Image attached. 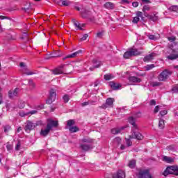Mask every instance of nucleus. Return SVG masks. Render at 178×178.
Masks as SVG:
<instances>
[{"label": "nucleus", "instance_id": "1", "mask_svg": "<svg viewBox=\"0 0 178 178\" xmlns=\"http://www.w3.org/2000/svg\"><path fill=\"white\" fill-rule=\"evenodd\" d=\"M58 121L52 119H48L46 128L42 129L40 131V136H42V137H47V136L49 134V131L52 130L53 127H58Z\"/></svg>", "mask_w": 178, "mask_h": 178}, {"label": "nucleus", "instance_id": "2", "mask_svg": "<svg viewBox=\"0 0 178 178\" xmlns=\"http://www.w3.org/2000/svg\"><path fill=\"white\" fill-rule=\"evenodd\" d=\"M40 124H42V122L38 121L36 123H34L31 121H26L25 123L24 130L26 131V133H30L31 130H34L35 128L37 127V126H40Z\"/></svg>", "mask_w": 178, "mask_h": 178}, {"label": "nucleus", "instance_id": "3", "mask_svg": "<svg viewBox=\"0 0 178 178\" xmlns=\"http://www.w3.org/2000/svg\"><path fill=\"white\" fill-rule=\"evenodd\" d=\"M163 175L164 176H168V175H175V176H178V167L176 165L167 167Z\"/></svg>", "mask_w": 178, "mask_h": 178}, {"label": "nucleus", "instance_id": "4", "mask_svg": "<svg viewBox=\"0 0 178 178\" xmlns=\"http://www.w3.org/2000/svg\"><path fill=\"white\" fill-rule=\"evenodd\" d=\"M172 71L169 70H164L158 76L159 81H166L169 76H172Z\"/></svg>", "mask_w": 178, "mask_h": 178}, {"label": "nucleus", "instance_id": "5", "mask_svg": "<svg viewBox=\"0 0 178 178\" xmlns=\"http://www.w3.org/2000/svg\"><path fill=\"white\" fill-rule=\"evenodd\" d=\"M137 55H140L138 50H137V49H131L129 51H126L123 56L124 59H129V58H131V56H136Z\"/></svg>", "mask_w": 178, "mask_h": 178}, {"label": "nucleus", "instance_id": "6", "mask_svg": "<svg viewBox=\"0 0 178 178\" xmlns=\"http://www.w3.org/2000/svg\"><path fill=\"white\" fill-rule=\"evenodd\" d=\"M139 178H152L149 170H140L138 174Z\"/></svg>", "mask_w": 178, "mask_h": 178}, {"label": "nucleus", "instance_id": "7", "mask_svg": "<svg viewBox=\"0 0 178 178\" xmlns=\"http://www.w3.org/2000/svg\"><path fill=\"white\" fill-rule=\"evenodd\" d=\"M113 102H115V99L109 97L106 100V104L101 106V108L102 109H106V108H113Z\"/></svg>", "mask_w": 178, "mask_h": 178}, {"label": "nucleus", "instance_id": "8", "mask_svg": "<svg viewBox=\"0 0 178 178\" xmlns=\"http://www.w3.org/2000/svg\"><path fill=\"white\" fill-rule=\"evenodd\" d=\"M55 99H56V92H55V90L51 89L49 99L46 101V103L51 105Z\"/></svg>", "mask_w": 178, "mask_h": 178}, {"label": "nucleus", "instance_id": "9", "mask_svg": "<svg viewBox=\"0 0 178 178\" xmlns=\"http://www.w3.org/2000/svg\"><path fill=\"white\" fill-rule=\"evenodd\" d=\"M81 15L83 19H88L90 22H94L95 20V18H94V17H90V15H91V13H90V11L88 10H83L81 13Z\"/></svg>", "mask_w": 178, "mask_h": 178}, {"label": "nucleus", "instance_id": "10", "mask_svg": "<svg viewBox=\"0 0 178 178\" xmlns=\"http://www.w3.org/2000/svg\"><path fill=\"white\" fill-rule=\"evenodd\" d=\"M63 69H65V65H61L58 66V67L52 70L53 74H63V73H65Z\"/></svg>", "mask_w": 178, "mask_h": 178}, {"label": "nucleus", "instance_id": "11", "mask_svg": "<svg viewBox=\"0 0 178 178\" xmlns=\"http://www.w3.org/2000/svg\"><path fill=\"white\" fill-rule=\"evenodd\" d=\"M19 90H20L19 88H16L15 89H14L13 90L8 91L9 98L12 99V98H15V97H17V95H19Z\"/></svg>", "mask_w": 178, "mask_h": 178}, {"label": "nucleus", "instance_id": "12", "mask_svg": "<svg viewBox=\"0 0 178 178\" xmlns=\"http://www.w3.org/2000/svg\"><path fill=\"white\" fill-rule=\"evenodd\" d=\"M136 130H133V134L132 135L130 136V138H136V140H143V138H144V136H143V135H141V134H140V132H137L136 131Z\"/></svg>", "mask_w": 178, "mask_h": 178}, {"label": "nucleus", "instance_id": "13", "mask_svg": "<svg viewBox=\"0 0 178 178\" xmlns=\"http://www.w3.org/2000/svg\"><path fill=\"white\" fill-rule=\"evenodd\" d=\"M19 66L22 68V70H24L23 71L24 74H27V76H31L34 74L33 72L27 71V67L26 66L24 63H20Z\"/></svg>", "mask_w": 178, "mask_h": 178}, {"label": "nucleus", "instance_id": "14", "mask_svg": "<svg viewBox=\"0 0 178 178\" xmlns=\"http://www.w3.org/2000/svg\"><path fill=\"white\" fill-rule=\"evenodd\" d=\"M125 177H126V173H124V171L122 170H119L117 172V173L113 175V178H125Z\"/></svg>", "mask_w": 178, "mask_h": 178}, {"label": "nucleus", "instance_id": "15", "mask_svg": "<svg viewBox=\"0 0 178 178\" xmlns=\"http://www.w3.org/2000/svg\"><path fill=\"white\" fill-rule=\"evenodd\" d=\"M155 56H156V54L152 53V54L145 56L143 58V60L145 62H151V60H152V59H154V58H155Z\"/></svg>", "mask_w": 178, "mask_h": 178}, {"label": "nucleus", "instance_id": "16", "mask_svg": "<svg viewBox=\"0 0 178 178\" xmlns=\"http://www.w3.org/2000/svg\"><path fill=\"white\" fill-rule=\"evenodd\" d=\"M129 122L130 124L133 126L132 130H138V127H137V124H136V119L134 117H130L129 118Z\"/></svg>", "mask_w": 178, "mask_h": 178}, {"label": "nucleus", "instance_id": "17", "mask_svg": "<svg viewBox=\"0 0 178 178\" xmlns=\"http://www.w3.org/2000/svg\"><path fill=\"white\" fill-rule=\"evenodd\" d=\"M80 147L81 149H83V151H89V149H92V145L91 144L83 143L81 144Z\"/></svg>", "mask_w": 178, "mask_h": 178}, {"label": "nucleus", "instance_id": "18", "mask_svg": "<svg viewBox=\"0 0 178 178\" xmlns=\"http://www.w3.org/2000/svg\"><path fill=\"white\" fill-rule=\"evenodd\" d=\"M128 80L130 83H141V79L137 76H129Z\"/></svg>", "mask_w": 178, "mask_h": 178}, {"label": "nucleus", "instance_id": "19", "mask_svg": "<svg viewBox=\"0 0 178 178\" xmlns=\"http://www.w3.org/2000/svg\"><path fill=\"white\" fill-rule=\"evenodd\" d=\"M109 86L111 87L113 90H119L122 86L120 83H116L115 82H110Z\"/></svg>", "mask_w": 178, "mask_h": 178}, {"label": "nucleus", "instance_id": "20", "mask_svg": "<svg viewBox=\"0 0 178 178\" xmlns=\"http://www.w3.org/2000/svg\"><path fill=\"white\" fill-rule=\"evenodd\" d=\"M93 63L95 65H94L92 67H90V70L91 71L94 70V69H98V67H99V66L102 65V63H101V61H97V60H93Z\"/></svg>", "mask_w": 178, "mask_h": 178}, {"label": "nucleus", "instance_id": "21", "mask_svg": "<svg viewBox=\"0 0 178 178\" xmlns=\"http://www.w3.org/2000/svg\"><path fill=\"white\" fill-rule=\"evenodd\" d=\"M82 51L81 50H79L74 53H72L68 56H67L64 59H67V58H76V56H77V55H79V54H81Z\"/></svg>", "mask_w": 178, "mask_h": 178}, {"label": "nucleus", "instance_id": "22", "mask_svg": "<svg viewBox=\"0 0 178 178\" xmlns=\"http://www.w3.org/2000/svg\"><path fill=\"white\" fill-rule=\"evenodd\" d=\"M81 141L83 143H85V144H92L94 143V140L90 138H83Z\"/></svg>", "mask_w": 178, "mask_h": 178}, {"label": "nucleus", "instance_id": "23", "mask_svg": "<svg viewBox=\"0 0 178 178\" xmlns=\"http://www.w3.org/2000/svg\"><path fill=\"white\" fill-rule=\"evenodd\" d=\"M124 127H121V128H114L111 129V133L112 134H119L122 130H123Z\"/></svg>", "mask_w": 178, "mask_h": 178}, {"label": "nucleus", "instance_id": "24", "mask_svg": "<svg viewBox=\"0 0 178 178\" xmlns=\"http://www.w3.org/2000/svg\"><path fill=\"white\" fill-rule=\"evenodd\" d=\"M128 166L131 169H134V168H136V160L134 159L130 160L128 163Z\"/></svg>", "mask_w": 178, "mask_h": 178}, {"label": "nucleus", "instance_id": "25", "mask_svg": "<svg viewBox=\"0 0 178 178\" xmlns=\"http://www.w3.org/2000/svg\"><path fill=\"white\" fill-rule=\"evenodd\" d=\"M104 8H106V9H113V8H115V4L111 2H106L104 4Z\"/></svg>", "mask_w": 178, "mask_h": 178}, {"label": "nucleus", "instance_id": "26", "mask_svg": "<svg viewBox=\"0 0 178 178\" xmlns=\"http://www.w3.org/2000/svg\"><path fill=\"white\" fill-rule=\"evenodd\" d=\"M69 130H70V133H77V131H80V129H79V127H77L76 126H72L69 128Z\"/></svg>", "mask_w": 178, "mask_h": 178}, {"label": "nucleus", "instance_id": "27", "mask_svg": "<svg viewBox=\"0 0 178 178\" xmlns=\"http://www.w3.org/2000/svg\"><path fill=\"white\" fill-rule=\"evenodd\" d=\"M163 161H164L165 162H167V163H172V162H173V159L167 156H164L163 157Z\"/></svg>", "mask_w": 178, "mask_h": 178}, {"label": "nucleus", "instance_id": "28", "mask_svg": "<svg viewBox=\"0 0 178 178\" xmlns=\"http://www.w3.org/2000/svg\"><path fill=\"white\" fill-rule=\"evenodd\" d=\"M59 55L58 54H50L47 56H45V59L48 60V59H52V58H59Z\"/></svg>", "mask_w": 178, "mask_h": 178}, {"label": "nucleus", "instance_id": "29", "mask_svg": "<svg viewBox=\"0 0 178 178\" xmlns=\"http://www.w3.org/2000/svg\"><path fill=\"white\" fill-rule=\"evenodd\" d=\"M178 58V54H170L167 57L168 59L170 60H175V59H177Z\"/></svg>", "mask_w": 178, "mask_h": 178}, {"label": "nucleus", "instance_id": "30", "mask_svg": "<svg viewBox=\"0 0 178 178\" xmlns=\"http://www.w3.org/2000/svg\"><path fill=\"white\" fill-rule=\"evenodd\" d=\"M115 76L112 74H107L104 75V79L106 81L112 80Z\"/></svg>", "mask_w": 178, "mask_h": 178}, {"label": "nucleus", "instance_id": "31", "mask_svg": "<svg viewBox=\"0 0 178 178\" xmlns=\"http://www.w3.org/2000/svg\"><path fill=\"white\" fill-rule=\"evenodd\" d=\"M159 127L162 129L165 128V120L161 119L159 122Z\"/></svg>", "mask_w": 178, "mask_h": 178}, {"label": "nucleus", "instance_id": "32", "mask_svg": "<svg viewBox=\"0 0 178 178\" xmlns=\"http://www.w3.org/2000/svg\"><path fill=\"white\" fill-rule=\"evenodd\" d=\"M74 26L76 27L77 30H83V28H81V24L77 22V21H74Z\"/></svg>", "mask_w": 178, "mask_h": 178}, {"label": "nucleus", "instance_id": "33", "mask_svg": "<svg viewBox=\"0 0 178 178\" xmlns=\"http://www.w3.org/2000/svg\"><path fill=\"white\" fill-rule=\"evenodd\" d=\"M168 10H170V12H177L178 6H171L170 8H168Z\"/></svg>", "mask_w": 178, "mask_h": 178}, {"label": "nucleus", "instance_id": "34", "mask_svg": "<svg viewBox=\"0 0 178 178\" xmlns=\"http://www.w3.org/2000/svg\"><path fill=\"white\" fill-rule=\"evenodd\" d=\"M154 67H155V65H154V64L147 65L145 67V70L148 72V70H151L154 69Z\"/></svg>", "mask_w": 178, "mask_h": 178}, {"label": "nucleus", "instance_id": "35", "mask_svg": "<svg viewBox=\"0 0 178 178\" xmlns=\"http://www.w3.org/2000/svg\"><path fill=\"white\" fill-rule=\"evenodd\" d=\"M74 123L75 122L74 121V120H69L68 121H67V126H68V127H72Z\"/></svg>", "mask_w": 178, "mask_h": 178}, {"label": "nucleus", "instance_id": "36", "mask_svg": "<svg viewBox=\"0 0 178 178\" xmlns=\"http://www.w3.org/2000/svg\"><path fill=\"white\" fill-rule=\"evenodd\" d=\"M70 1L67 0H63L61 6H69L70 5Z\"/></svg>", "mask_w": 178, "mask_h": 178}, {"label": "nucleus", "instance_id": "37", "mask_svg": "<svg viewBox=\"0 0 178 178\" xmlns=\"http://www.w3.org/2000/svg\"><path fill=\"white\" fill-rule=\"evenodd\" d=\"M149 10H151V8L149 7V6L145 5V6H143V12L144 13H145V12H148V11H149Z\"/></svg>", "mask_w": 178, "mask_h": 178}, {"label": "nucleus", "instance_id": "38", "mask_svg": "<svg viewBox=\"0 0 178 178\" xmlns=\"http://www.w3.org/2000/svg\"><path fill=\"white\" fill-rule=\"evenodd\" d=\"M131 138H130V136L129 139H125L127 147H131V145H133V143L131 142Z\"/></svg>", "mask_w": 178, "mask_h": 178}, {"label": "nucleus", "instance_id": "39", "mask_svg": "<svg viewBox=\"0 0 178 178\" xmlns=\"http://www.w3.org/2000/svg\"><path fill=\"white\" fill-rule=\"evenodd\" d=\"M149 19L152 22H156V20H158V16H156V15L154 14L153 15H150Z\"/></svg>", "mask_w": 178, "mask_h": 178}, {"label": "nucleus", "instance_id": "40", "mask_svg": "<svg viewBox=\"0 0 178 178\" xmlns=\"http://www.w3.org/2000/svg\"><path fill=\"white\" fill-rule=\"evenodd\" d=\"M63 99L64 102L67 103L69 102V100L70 99V97L67 95H65L63 97Z\"/></svg>", "mask_w": 178, "mask_h": 178}, {"label": "nucleus", "instance_id": "41", "mask_svg": "<svg viewBox=\"0 0 178 178\" xmlns=\"http://www.w3.org/2000/svg\"><path fill=\"white\" fill-rule=\"evenodd\" d=\"M161 84V82L154 81V82H152L151 86L152 87H159Z\"/></svg>", "mask_w": 178, "mask_h": 178}, {"label": "nucleus", "instance_id": "42", "mask_svg": "<svg viewBox=\"0 0 178 178\" xmlns=\"http://www.w3.org/2000/svg\"><path fill=\"white\" fill-rule=\"evenodd\" d=\"M114 143H115V144H120L122 143V138H120V137H116L114 138Z\"/></svg>", "mask_w": 178, "mask_h": 178}, {"label": "nucleus", "instance_id": "43", "mask_svg": "<svg viewBox=\"0 0 178 178\" xmlns=\"http://www.w3.org/2000/svg\"><path fill=\"white\" fill-rule=\"evenodd\" d=\"M19 116H21V118H24V116H29V112L20 111Z\"/></svg>", "mask_w": 178, "mask_h": 178}, {"label": "nucleus", "instance_id": "44", "mask_svg": "<svg viewBox=\"0 0 178 178\" xmlns=\"http://www.w3.org/2000/svg\"><path fill=\"white\" fill-rule=\"evenodd\" d=\"M162 106H156L154 110V113H158V112H159V111H161Z\"/></svg>", "mask_w": 178, "mask_h": 178}, {"label": "nucleus", "instance_id": "45", "mask_svg": "<svg viewBox=\"0 0 178 178\" xmlns=\"http://www.w3.org/2000/svg\"><path fill=\"white\" fill-rule=\"evenodd\" d=\"M165 115H168V111L167 110L161 111L159 115L165 116Z\"/></svg>", "mask_w": 178, "mask_h": 178}, {"label": "nucleus", "instance_id": "46", "mask_svg": "<svg viewBox=\"0 0 178 178\" xmlns=\"http://www.w3.org/2000/svg\"><path fill=\"white\" fill-rule=\"evenodd\" d=\"M136 16L137 17H140L142 20H144V17H143V12H140V11H138L137 13H136Z\"/></svg>", "mask_w": 178, "mask_h": 178}, {"label": "nucleus", "instance_id": "47", "mask_svg": "<svg viewBox=\"0 0 178 178\" xmlns=\"http://www.w3.org/2000/svg\"><path fill=\"white\" fill-rule=\"evenodd\" d=\"M3 129H4V133H8V131H9V130H10V126L6 125V126H4Z\"/></svg>", "mask_w": 178, "mask_h": 178}, {"label": "nucleus", "instance_id": "48", "mask_svg": "<svg viewBox=\"0 0 178 178\" xmlns=\"http://www.w3.org/2000/svg\"><path fill=\"white\" fill-rule=\"evenodd\" d=\"M29 85L32 87L33 88H34V87H35V84L34 83V82L33 81V80L30 79L29 81Z\"/></svg>", "mask_w": 178, "mask_h": 178}, {"label": "nucleus", "instance_id": "49", "mask_svg": "<svg viewBox=\"0 0 178 178\" xmlns=\"http://www.w3.org/2000/svg\"><path fill=\"white\" fill-rule=\"evenodd\" d=\"M133 23H135L136 24L140 22V18L138 17H135L133 19Z\"/></svg>", "mask_w": 178, "mask_h": 178}, {"label": "nucleus", "instance_id": "50", "mask_svg": "<svg viewBox=\"0 0 178 178\" xmlns=\"http://www.w3.org/2000/svg\"><path fill=\"white\" fill-rule=\"evenodd\" d=\"M62 1L63 0H54V2L57 5H59V6H62Z\"/></svg>", "mask_w": 178, "mask_h": 178}, {"label": "nucleus", "instance_id": "51", "mask_svg": "<svg viewBox=\"0 0 178 178\" xmlns=\"http://www.w3.org/2000/svg\"><path fill=\"white\" fill-rule=\"evenodd\" d=\"M88 38V34L86 33L83 35V37L81 38V41H86Z\"/></svg>", "mask_w": 178, "mask_h": 178}, {"label": "nucleus", "instance_id": "52", "mask_svg": "<svg viewBox=\"0 0 178 178\" xmlns=\"http://www.w3.org/2000/svg\"><path fill=\"white\" fill-rule=\"evenodd\" d=\"M147 37L149 40H156V36H155L154 35H148Z\"/></svg>", "mask_w": 178, "mask_h": 178}, {"label": "nucleus", "instance_id": "53", "mask_svg": "<svg viewBox=\"0 0 178 178\" xmlns=\"http://www.w3.org/2000/svg\"><path fill=\"white\" fill-rule=\"evenodd\" d=\"M172 92H175V94L178 93V86H174L172 88Z\"/></svg>", "mask_w": 178, "mask_h": 178}, {"label": "nucleus", "instance_id": "54", "mask_svg": "<svg viewBox=\"0 0 178 178\" xmlns=\"http://www.w3.org/2000/svg\"><path fill=\"white\" fill-rule=\"evenodd\" d=\"M37 111L36 110H33V111H31L29 112H28L29 115H35L37 113Z\"/></svg>", "mask_w": 178, "mask_h": 178}, {"label": "nucleus", "instance_id": "55", "mask_svg": "<svg viewBox=\"0 0 178 178\" xmlns=\"http://www.w3.org/2000/svg\"><path fill=\"white\" fill-rule=\"evenodd\" d=\"M149 105L151 106H155L156 105V102L154 99H152L149 102Z\"/></svg>", "mask_w": 178, "mask_h": 178}, {"label": "nucleus", "instance_id": "56", "mask_svg": "<svg viewBox=\"0 0 178 178\" xmlns=\"http://www.w3.org/2000/svg\"><path fill=\"white\" fill-rule=\"evenodd\" d=\"M132 6H133L134 8H138V2H137V1L133 2V3H132Z\"/></svg>", "mask_w": 178, "mask_h": 178}, {"label": "nucleus", "instance_id": "57", "mask_svg": "<svg viewBox=\"0 0 178 178\" xmlns=\"http://www.w3.org/2000/svg\"><path fill=\"white\" fill-rule=\"evenodd\" d=\"M87 105H90V102H85L81 104V106H87Z\"/></svg>", "mask_w": 178, "mask_h": 178}, {"label": "nucleus", "instance_id": "58", "mask_svg": "<svg viewBox=\"0 0 178 178\" xmlns=\"http://www.w3.org/2000/svg\"><path fill=\"white\" fill-rule=\"evenodd\" d=\"M168 40L171 41V42H173V41L176 40V38L175 37H170V38H168Z\"/></svg>", "mask_w": 178, "mask_h": 178}, {"label": "nucleus", "instance_id": "59", "mask_svg": "<svg viewBox=\"0 0 178 178\" xmlns=\"http://www.w3.org/2000/svg\"><path fill=\"white\" fill-rule=\"evenodd\" d=\"M16 151H19L20 149V143H18L15 147Z\"/></svg>", "mask_w": 178, "mask_h": 178}, {"label": "nucleus", "instance_id": "60", "mask_svg": "<svg viewBox=\"0 0 178 178\" xmlns=\"http://www.w3.org/2000/svg\"><path fill=\"white\" fill-rule=\"evenodd\" d=\"M102 34H103L102 32H98L97 33V37H98L99 38H101V37H102Z\"/></svg>", "mask_w": 178, "mask_h": 178}, {"label": "nucleus", "instance_id": "61", "mask_svg": "<svg viewBox=\"0 0 178 178\" xmlns=\"http://www.w3.org/2000/svg\"><path fill=\"white\" fill-rule=\"evenodd\" d=\"M141 116V113L138 112L135 114V118H140Z\"/></svg>", "mask_w": 178, "mask_h": 178}, {"label": "nucleus", "instance_id": "62", "mask_svg": "<svg viewBox=\"0 0 178 178\" xmlns=\"http://www.w3.org/2000/svg\"><path fill=\"white\" fill-rule=\"evenodd\" d=\"M122 3H127V5H129V3H130V1H129V0H122Z\"/></svg>", "mask_w": 178, "mask_h": 178}, {"label": "nucleus", "instance_id": "63", "mask_svg": "<svg viewBox=\"0 0 178 178\" xmlns=\"http://www.w3.org/2000/svg\"><path fill=\"white\" fill-rule=\"evenodd\" d=\"M5 19H8V17L0 15V20H3Z\"/></svg>", "mask_w": 178, "mask_h": 178}, {"label": "nucleus", "instance_id": "64", "mask_svg": "<svg viewBox=\"0 0 178 178\" xmlns=\"http://www.w3.org/2000/svg\"><path fill=\"white\" fill-rule=\"evenodd\" d=\"M3 102V99H2V93L0 92V105Z\"/></svg>", "mask_w": 178, "mask_h": 178}]
</instances>
